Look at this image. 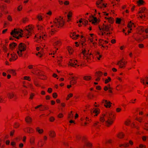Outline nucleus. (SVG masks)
Masks as SVG:
<instances>
[{"label":"nucleus","mask_w":148,"mask_h":148,"mask_svg":"<svg viewBox=\"0 0 148 148\" xmlns=\"http://www.w3.org/2000/svg\"><path fill=\"white\" fill-rule=\"evenodd\" d=\"M144 129L147 131H148V122L144 123Z\"/></svg>","instance_id":"obj_36"},{"label":"nucleus","mask_w":148,"mask_h":148,"mask_svg":"<svg viewBox=\"0 0 148 148\" xmlns=\"http://www.w3.org/2000/svg\"><path fill=\"white\" fill-rule=\"evenodd\" d=\"M96 5L97 7L99 8H108V5L107 4H104L103 0H98L97 1Z\"/></svg>","instance_id":"obj_6"},{"label":"nucleus","mask_w":148,"mask_h":148,"mask_svg":"<svg viewBox=\"0 0 148 148\" xmlns=\"http://www.w3.org/2000/svg\"><path fill=\"white\" fill-rule=\"evenodd\" d=\"M26 121L28 123H30L32 121V119L29 116H27L25 119Z\"/></svg>","instance_id":"obj_26"},{"label":"nucleus","mask_w":148,"mask_h":148,"mask_svg":"<svg viewBox=\"0 0 148 148\" xmlns=\"http://www.w3.org/2000/svg\"><path fill=\"white\" fill-rule=\"evenodd\" d=\"M88 97L90 99H91L93 97V95L89 94L88 95Z\"/></svg>","instance_id":"obj_53"},{"label":"nucleus","mask_w":148,"mask_h":148,"mask_svg":"<svg viewBox=\"0 0 148 148\" xmlns=\"http://www.w3.org/2000/svg\"><path fill=\"white\" fill-rule=\"evenodd\" d=\"M21 33L18 30L14 29L11 32L10 34L14 37L16 38L17 39H19V38L22 37V36L21 35Z\"/></svg>","instance_id":"obj_5"},{"label":"nucleus","mask_w":148,"mask_h":148,"mask_svg":"<svg viewBox=\"0 0 148 148\" xmlns=\"http://www.w3.org/2000/svg\"><path fill=\"white\" fill-rule=\"evenodd\" d=\"M133 145V142L131 140H130L129 141L128 143H125L123 144H121L120 145H119V146L120 147H121L123 146H124L125 147H129L130 145L132 146Z\"/></svg>","instance_id":"obj_14"},{"label":"nucleus","mask_w":148,"mask_h":148,"mask_svg":"<svg viewBox=\"0 0 148 148\" xmlns=\"http://www.w3.org/2000/svg\"><path fill=\"white\" fill-rule=\"evenodd\" d=\"M19 124L18 123H15L14 124V127L15 128H18L19 126Z\"/></svg>","instance_id":"obj_60"},{"label":"nucleus","mask_w":148,"mask_h":148,"mask_svg":"<svg viewBox=\"0 0 148 148\" xmlns=\"http://www.w3.org/2000/svg\"><path fill=\"white\" fill-rule=\"evenodd\" d=\"M36 131L38 132L39 134H41L44 132V130L42 129H40L39 127H37L36 129Z\"/></svg>","instance_id":"obj_23"},{"label":"nucleus","mask_w":148,"mask_h":148,"mask_svg":"<svg viewBox=\"0 0 148 148\" xmlns=\"http://www.w3.org/2000/svg\"><path fill=\"white\" fill-rule=\"evenodd\" d=\"M16 44L15 43H12L10 45V47L11 49H12L16 45Z\"/></svg>","instance_id":"obj_33"},{"label":"nucleus","mask_w":148,"mask_h":148,"mask_svg":"<svg viewBox=\"0 0 148 148\" xmlns=\"http://www.w3.org/2000/svg\"><path fill=\"white\" fill-rule=\"evenodd\" d=\"M111 80V78L110 77H108V79H106L105 80V83L107 84L110 82Z\"/></svg>","instance_id":"obj_41"},{"label":"nucleus","mask_w":148,"mask_h":148,"mask_svg":"<svg viewBox=\"0 0 148 148\" xmlns=\"http://www.w3.org/2000/svg\"><path fill=\"white\" fill-rule=\"evenodd\" d=\"M48 109H49V108L47 106H44L43 107H41V108L39 109V110L40 111H43L44 110H48Z\"/></svg>","instance_id":"obj_42"},{"label":"nucleus","mask_w":148,"mask_h":148,"mask_svg":"<svg viewBox=\"0 0 148 148\" xmlns=\"http://www.w3.org/2000/svg\"><path fill=\"white\" fill-rule=\"evenodd\" d=\"M54 25L51 26V27H53L54 26L58 28H60L62 27L64 24V21L63 18L60 16L59 18H56L53 21Z\"/></svg>","instance_id":"obj_1"},{"label":"nucleus","mask_w":148,"mask_h":148,"mask_svg":"<svg viewBox=\"0 0 148 148\" xmlns=\"http://www.w3.org/2000/svg\"><path fill=\"white\" fill-rule=\"evenodd\" d=\"M34 95H35L33 93H31L30 95L29 99H32Z\"/></svg>","instance_id":"obj_52"},{"label":"nucleus","mask_w":148,"mask_h":148,"mask_svg":"<svg viewBox=\"0 0 148 148\" xmlns=\"http://www.w3.org/2000/svg\"><path fill=\"white\" fill-rule=\"evenodd\" d=\"M72 113V111H71V113H70V114H68V118H69L71 119L73 117V114Z\"/></svg>","instance_id":"obj_45"},{"label":"nucleus","mask_w":148,"mask_h":148,"mask_svg":"<svg viewBox=\"0 0 148 148\" xmlns=\"http://www.w3.org/2000/svg\"><path fill=\"white\" fill-rule=\"evenodd\" d=\"M144 1L143 0H139L137 2V3L138 5H141L143 4Z\"/></svg>","instance_id":"obj_47"},{"label":"nucleus","mask_w":148,"mask_h":148,"mask_svg":"<svg viewBox=\"0 0 148 148\" xmlns=\"http://www.w3.org/2000/svg\"><path fill=\"white\" fill-rule=\"evenodd\" d=\"M134 38L136 40L138 41V42L142 41L144 40V38H143L142 37H140L138 38L134 37Z\"/></svg>","instance_id":"obj_29"},{"label":"nucleus","mask_w":148,"mask_h":148,"mask_svg":"<svg viewBox=\"0 0 148 148\" xmlns=\"http://www.w3.org/2000/svg\"><path fill=\"white\" fill-rule=\"evenodd\" d=\"M72 13L69 12L67 14V17L68 18V21H69L71 20V18L72 17Z\"/></svg>","instance_id":"obj_32"},{"label":"nucleus","mask_w":148,"mask_h":148,"mask_svg":"<svg viewBox=\"0 0 148 148\" xmlns=\"http://www.w3.org/2000/svg\"><path fill=\"white\" fill-rule=\"evenodd\" d=\"M73 96V94L72 93H70L68 94L66 98V100H68L70 98L72 97Z\"/></svg>","instance_id":"obj_43"},{"label":"nucleus","mask_w":148,"mask_h":148,"mask_svg":"<svg viewBox=\"0 0 148 148\" xmlns=\"http://www.w3.org/2000/svg\"><path fill=\"white\" fill-rule=\"evenodd\" d=\"M92 115H94V116H97L100 112V110L99 108H94L90 111Z\"/></svg>","instance_id":"obj_13"},{"label":"nucleus","mask_w":148,"mask_h":148,"mask_svg":"<svg viewBox=\"0 0 148 148\" xmlns=\"http://www.w3.org/2000/svg\"><path fill=\"white\" fill-rule=\"evenodd\" d=\"M89 51V50L87 51V50L85 49L82 51L81 54V55L82 54L83 55L84 59L87 60V62H89L91 60V57H92V55L91 53H88Z\"/></svg>","instance_id":"obj_4"},{"label":"nucleus","mask_w":148,"mask_h":148,"mask_svg":"<svg viewBox=\"0 0 148 148\" xmlns=\"http://www.w3.org/2000/svg\"><path fill=\"white\" fill-rule=\"evenodd\" d=\"M92 77L90 75H86L83 77L84 80L86 81H89L91 80Z\"/></svg>","instance_id":"obj_22"},{"label":"nucleus","mask_w":148,"mask_h":148,"mask_svg":"<svg viewBox=\"0 0 148 148\" xmlns=\"http://www.w3.org/2000/svg\"><path fill=\"white\" fill-rule=\"evenodd\" d=\"M112 140L109 139V140H106V144H107V143L110 144V143H112Z\"/></svg>","instance_id":"obj_49"},{"label":"nucleus","mask_w":148,"mask_h":148,"mask_svg":"<svg viewBox=\"0 0 148 148\" xmlns=\"http://www.w3.org/2000/svg\"><path fill=\"white\" fill-rule=\"evenodd\" d=\"M42 140H40L38 142V145L39 147H42L43 145L42 143Z\"/></svg>","instance_id":"obj_39"},{"label":"nucleus","mask_w":148,"mask_h":148,"mask_svg":"<svg viewBox=\"0 0 148 148\" xmlns=\"http://www.w3.org/2000/svg\"><path fill=\"white\" fill-rule=\"evenodd\" d=\"M10 55L11 58L9 59V61L10 62L14 61L17 58V56L14 53H11Z\"/></svg>","instance_id":"obj_16"},{"label":"nucleus","mask_w":148,"mask_h":148,"mask_svg":"<svg viewBox=\"0 0 148 148\" xmlns=\"http://www.w3.org/2000/svg\"><path fill=\"white\" fill-rule=\"evenodd\" d=\"M28 19L27 18H24L23 19V23H26V22H27L28 21Z\"/></svg>","instance_id":"obj_61"},{"label":"nucleus","mask_w":148,"mask_h":148,"mask_svg":"<svg viewBox=\"0 0 148 148\" xmlns=\"http://www.w3.org/2000/svg\"><path fill=\"white\" fill-rule=\"evenodd\" d=\"M121 19L120 18H116V23L118 24H120L121 23Z\"/></svg>","instance_id":"obj_44"},{"label":"nucleus","mask_w":148,"mask_h":148,"mask_svg":"<svg viewBox=\"0 0 148 148\" xmlns=\"http://www.w3.org/2000/svg\"><path fill=\"white\" fill-rule=\"evenodd\" d=\"M38 75L40 76V79L43 80H45L46 79V77L43 75V72H40V73L38 72Z\"/></svg>","instance_id":"obj_20"},{"label":"nucleus","mask_w":148,"mask_h":148,"mask_svg":"<svg viewBox=\"0 0 148 148\" xmlns=\"http://www.w3.org/2000/svg\"><path fill=\"white\" fill-rule=\"evenodd\" d=\"M14 133V130H12L10 132V136H13Z\"/></svg>","instance_id":"obj_59"},{"label":"nucleus","mask_w":148,"mask_h":148,"mask_svg":"<svg viewBox=\"0 0 148 148\" xmlns=\"http://www.w3.org/2000/svg\"><path fill=\"white\" fill-rule=\"evenodd\" d=\"M58 118H62L63 117V116L62 114L60 113L58 115Z\"/></svg>","instance_id":"obj_64"},{"label":"nucleus","mask_w":148,"mask_h":148,"mask_svg":"<svg viewBox=\"0 0 148 148\" xmlns=\"http://www.w3.org/2000/svg\"><path fill=\"white\" fill-rule=\"evenodd\" d=\"M133 26L135 27V25L134 24L132 23L131 21H130V22L128 23L127 27L129 28L130 29V30H131L132 29L131 28Z\"/></svg>","instance_id":"obj_28"},{"label":"nucleus","mask_w":148,"mask_h":148,"mask_svg":"<svg viewBox=\"0 0 148 148\" xmlns=\"http://www.w3.org/2000/svg\"><path fill=\"white\" fill-rule=\"evenodd\" d=\"M102 103H104V105L106 108H110L111 106L112 103L109 101L107 100H103Z\"/></svg>","instance_id":"obj_12"},{"label":"nucleus","mask_w":148,"mask_h":148,"mask_svg":"<svg viewBox=\"0 0 148 148\" xmlns=\"http://www.w3.org/2000/svg\"><path fill=\"white\" fill-rule=\"evenodd\" d=\"M124 135L123 133L122 132H119L117 135V137L118 138H121L123 137Z\"/></svg>","instance_id":"obj_31"},{"label":"nucleus","mask_w":148,"mask_h":148,"mask_svg":"<svg viewBox=\"0 0 148 148\" xmlns=\"http://www.w3.org/2000/svg\"><path fill=\"white\" fill-rule=\"evenodd\" d=\"M35 138L34 136H32L30 138V143L32 145H34L35 143Z\"/></svg>","instance_id":"obj_24"},{"label":"nucleus","mask_w":148,"mask_h":148,"mask_svg":"<svg viewBox=\"0 0 148 148\" xmlns=\"http://www.w3.org/2000/svg\"><path fill=\"white\" fill-rule=\"evenodd\" d=\"M121 109L120 108H117L116 109V111L117 112H119L121 111Z\"/></svg>","instance_id":"obj_62"},{"label":"nucleus","mask_w":148,"mask_h":148,"mask_svg":"<svg viewBox=\"0 0 148 148\" xmlns=\"http://www.w3.org/2000/svg\"><path fill=\"white\" fill-rule=\"evenodd\" d=\"M77 35L75 32H73L72 33H71L70 35V37L73 39L74 40H75L76 38H74V36Z\"/></svg>","instance_id":"obj_40"},{"label":"nucleus","mask_w":148,"mask_h":148,"mask_svg":"<svg viewBox=\"0 0 148 148\" xmlns=\"http://www.w3.org/2000/svg\"><path fill=\"white\" fill-rule=\"evenodd\" d=\"M77 60H70L69 63H68V65L69 66H70L74 67L76 68L77 67L79 66V64H77Z\"/></svg>","instance_id":"obj_9"},{"label":"nucleus","mask_w":148,"mask_h":148,"mask_svg":"<svg viewBox=\"0 0 148 148\" xmlns=\"http://www.w3.org/2000/svg\"><path fill=\"white\" fill-rule=\"evenodd\" d=\"M48 134L49 136L52 138H54L56 136V133L53 130L50 131L48 133Z\"/></svg>","instance_id":"obj_19"},{"label":"nucleus","mask_w":148,"mask_h":148,"mask_svg":"<svg viewBox=\"0 0 148 148\" xmlns=\"http://www.w3.org/2000/svg\"><path fill=\"white\" fill-rule=\"evenodd\" d=\"M127 63V61H124L123 59L119 61L116 64L119 65V68H122L125 67Z\"/></svg>","instance_id":"obj_10"},{"label":"nucleus","mask_w":148,"mask_h":148,"mask_svg":"<svg viewBox=\"0 0 148 148\" xmlns=\"http://www.w3.org/2000/svg\"><path fill=\"white\" fill-rule=\"evenodd\" d=\"M37 18L39 21H41L42 20V16H41L40 15H38L37 16Z\"/></svg>","instance_id":"obj_56"},{"label":"nucleus","mask_w":148,"mask_h":148,"mask_svg":"<svg viewBox=\"0 0 148 148\" xmlns=\"http://www.w3.org/2000/svg\"><path fill=\"white\" fill-rule=\"evenodd\" d=\"M67 49L69 52V54H72L73 52V50L72 48L70 47H67Z\"/></svg>","instance_id":"obj_30"},{"label":"nucleus","mask_w":148,"mask_h":148,"mask_svg":"<svg viewBox=\"0 0 148 148\" xmlns=\"http://www.w3.org/2000/svg\"><path fill=\"white\" fill-rule=\"evenodd\" d=\"M7 73L12 74L13 76H15L16 74L15 70L13 69H9L7 71Z\"/></svg>","instance_id":"obj_21"},{"label":"nucleus","mask_w":148,"mask_h":148,"mask_svg":"<svg viewBox=\"0 0 148 148\" xmlns=\"http://www.w3.org/2000/svg\"><path fill=\"white\" fill-rule=\"evenodd\" d=\"M5 98H3L2 96L0 95V103H2L5 101Z\"/></svg>","instance_id":"obj_46"},{"label":"nucleus","mask_w":148,"mask_h":148,"mask_svg":"<svg viewBox=\"0 0 148 148\" xmlns=\"http://www.w3.org/2000/svg\"><path fill=\"white\" fill-rule=\"evenodd\" d=\"M86 145L88 147H92V144L91 143L89 142H86Z\"/></svg>","instance_id":"obj_50"},{"label":"nucleus","mask_w":148,"mask_h":148,"mask_svg":"<svg viewBox=\"0 0 148 148\" xmlns=\"http://www.w3.org/2000/svg\"><path fill=\"white\" fill-rule=\"evenodd\" d=\"M106 113L105 114H103L100 116V121L102 122H103L105 121V119H106L107 116H106Z\"/></svg>","instance_id":"obj_18"},{"label":"nucleus","mask_w":148,"mask_h":148,"mask_svg":"<svg viewBox=\"0 0 148 148\" xmlns=\"http://www.w3.org/2000/svg\"><path fill=\"white\" fill-rule=\"evenodd\" d=\"M95 54L96 56V57L98 60H100V58L102 57V56L99 53V52L97 51L96 52Z\"/></svg>","instance_id":"obj_34"},{"label":"nucleus","mask_w":148,"mask_h":148,"mask_svg":"<svg viewBox=\"0 0 148 148\" xmlns=\"http://www.w3.org/2000/svg\"><path fill=\"white\" fill-rule=\"evenodd\" d=\"M140 82L145 85L148 84V76H146L140 79Z\"/></svg>","instance_id":"obj_11"},{"label":"nucleus","mask_w":148,"mask_h":148,"mask_svg":"<svg viewBox=\"0 0 148 148\" xmlns=\"http://www.w3.org/2000/svg\"><path fill=\"white\" fill-rule=\"evenodd\" d=\"M97 18L96 17L94 18L93 19H92L91 21H92V24L95 23H96L97 21Z\"/></svg>","instance_id":"obj_48"},{"label":"nucleus","mask_w":148,"mask_h":148,"mask_svg":"<svg viewBox=\"0 0 148 148\" xmlns=\"http://www.w3.org/2000/svg\"><path fill=\"white\" fill-rule=\"evenodd\" d=\"M25 131H26L27 133H33L34 132V129L30 127H27L25 128Z\"/></svg>","instance_id":"obj_17"},{"label":"nucleus","mask_w":148,"mask_h":148,"mask_svg":"<svg viewBox=\"0 0 148 148\" xmlns=\"http://www.w3.org/2000/svg\"><path fill=\"white\" fill-rule=\"evenodd\" d=\"M34 84L37 87H40V85L38 83V81L37 79H35L34 80Z\"/></svg>","instance_id":"obj_35"},{"label":"nucleus","mask_w":148,"mask_h":148,"mask_svg":"<svg viewBox=\"0 0 148 148\" xmlns=\"http://www.w3.org/2000/svg\"><path fill=\"white\" fill-rule=\"evenodd\" d=\"M111 27L110 24H103L101 27L99 26V28L100 30L108 32L109 31Z\"/></svg>","instance_id":"obj_8"},{"label":"nucleus","mask_w":148,"mask_h":148,"mask_svg":"<svg viewBox=\"0 0 148 148\" xmlns=\"http://www.w3.org/2000/svg\"><path fill=\"white\" fill-rule=\"evenodd\" d=\"M77 83V79H72L70 82V84L72 85L75 84Z\"/></svg>","instance_id":"obj_37"},{"label":"nucleus","mask_w":148,"mask_h":148,"mask_svg":"<svg viewBox=\"0 0 148 148\" xmlns=\"http://www.w3.org/2000/svg\"><path fill=\"white\" fill-rule=\"evenodd\" d=\"M107 120L106 121V125L108 127H110L114 122V115L111 112H106Z\"/></svg>","instance_id":"obj_2"},{"label":"nucleus","mask_w":148,"mask_h":148,"mask_svg":"<svg viewBox=\"0 0 148 148\" xmlns=\"http://www.w3.org/2000/svg\"><path fill=\"white\" fill-rule=\"evenodd\" d=\"M138 47L139 48L142 49L144 47V45L142 44H140L138 45Z\"/></svg>","instance_id":"obj_57"},{"label":"nucleus","mask_w":148,"mask_h":148,"mask_svg":"<svg viewBox=\"0 0 148 148\" xmlns=\"http://www.w3.org/2000/svg\"><path fill=\"white\" fill-rule=\"evenodd\" d=\"M102 73L101 72H97L96 73L95 76L96 77L100 78L102 75Z\"/></svg>","instance_id":"obj_27"},{"label":"nucleus","mask_w":148,"mask_h":148,"mask_svg":"<svg viewBox=\"0 0 148 148\" xmlns=\"http://www.w3.org/2000/svg\"><path fill=\"white\" fill-rule=\"evenodd\" d=\"M53 97L54 98H56L57 97V93L55 92L53 94Z\"/></svg>","instance_id":"obj_58"},{"label":"nucleus","mask_w":148,"mask_h":148,"mask_svg":"<svg viewBox=\"0 0 148 148\" xmlns=\"http://www.w3.org/2000/svg\"><path fill=\"white\" fill-rule=\"evenodd\" d=\"M130 120L129 119L127 120L125 122V124L126 125H128L130 122Z\"/></svg>","instance_id":"obj_51"},{"label":"nucleus","mask_w":148,"mask_h":148,"mask_svg":"<svg viewBox=\"0 0 148 148\" xmlns=\"http://www.w3.org/2000/svg\"><path fill=\"white\" fill-rule=\"evenodd\" d=\"M54 42V43L53 44V45L54 46H59L61 44V41L59 40H57L56 41Z\"/></svg>","instance_id":"obj_25"},{"label":"nucleus","mask_w":148,"mask_h":148,"mask_svg":"<svg viewBox=\"0 0 148 148\" xmlns=\"http://www.w3.org/2000/svg\"><path fill=\"white\" fill-rule=\"evenodd\" d=\"M55 120V118L53 117H51L49 119L50 121L51 122H53Z\"/></svg>","instance_id":"obj_63"},{"label":"nucleus","mask_w":148,"mask_h":148,"mask_svg":"<svg viewBox=\"0 0 148 148\" xmlns=\"http://www.w3.org/2000/svg\"><path fill=\"white\" fill-rule=\"evenodd\" d=\"M33 26L32 25H29L26 27L25 29L24 30V32L27 34L26 36L27 38H28L29 36H29L31 35L33 31Z\"/></svg>","instance_id":"obj_7"},{"label":"nucleus","mask_w":148,"mask_h":148,"mask_svg":"<svg viewBox=\"0 0 148 148\" xmlns=\"http://www.w3.org/2000/svg\"><path fill=\"white\" fill-rule=\"evenodd\" d=\"M88 23V21L87 20H84L82 21V24L86 25Z\"/></svg>","instance_id":"obj_55"},{"label":"nucleus","mask_w":148,"mask_h":148,"mask_svg":"<svg viewBox=\"0 0 148 148\" xmlns=\"http://www.w3.org/2000/svg\"><path fill=\"white\" fill-rule=\"evenodd\" d=\"M108 21L111 24H112L114 23V20L113 18L110 17L108 18Z\"/></svg>","instance_id":"obj_38"},{"label":"nucleus","mask_w":148,"mask_h":148,"mask_svg":"<svg viewBox=\"0 0 148 148\" xmlns=\"http://www.w3.org/2000/svg\"><path fill=\"white\" fill-rule=\"evenodd\" d=\"M7 97L9 99H11L16 97V95L13 92H10L7 93Z\"/></svg>","instance_id":"obj_15"},{"label":"nucleus","mask_w":148,"mask_h":148,"mask_svg":"<svg viewBox=\"0 0 148 148\" xmlns=\"http://www.w3.org/2000/svg\"><path fill=\"white\" fill-rule=\"evenodd\" d=\"M24 79L25 80H27L28 81H30L31 79L29 77L27 76H25L24 77Z\"/></svg>","instance_id":"obj_54"},{"label":"nucleus","mask_w":148,"mask_h":148,"mask_svg":"<svg viewBox=\"0 0 148 148\" xmlns=\"http://www.w3.org/2000/svg\"><path fill=\"white\" fill-rule=\"evenodd\" d=\"M27 48L25 44L23 43H21L18 46V50L17 53L20 57H22L24 54V52Z\"/></svg>","instance_id":"obj_3"}]
</instances>
